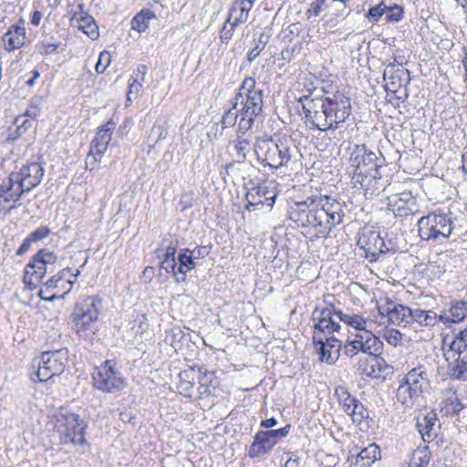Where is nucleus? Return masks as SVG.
<instances>
[{"label": "nucleus", "mask_w": 467, "mask_h": 467, "mask_svg": "<svg viewBox=\"0 0 467 467\" xmlns=\"http://www.w3.org/2000/svg\"><path fill=\"white\" fill-rule=\"evenodd\" d=\"M53 272L54 269H48L33 258L32 262L26 265L23 278L24 284L26 288L34 290L42 282L46 274Z\"/></svg>", "instance_id": "412c9836"}, {"label": "nucleus", "mask_w": 467, "mask_h": 467, "mask_svg": "<svg viewBox=\"0 0 467 467\" xmlns=\"http://www.w3.org/2000/svg\"><path fill=\"white\" fill-rule=\"evenodd\" d=\"M434 411H430L417 420V428L424 442L430 443L438 435L440 425Z\"/></svg>", "instance_id": "4be33fe9"}, {"label": "nucleus", "mask_w": 467, "mask_h": 467, "mask_svg": "<svg viewBox=\"0 0 467 467\" xmlns=\"http://www.w3.org/2000/svg\"><path fill=\"white\" fill-rule=\"evenodd\" d=\"M255 0H235L230 9L227 22L234 25L244 24L249 17V12L254 6Z\"/></svg>", "instance_id": "b1692460"}, {"label": "nucleus", "mask_w": 467, "mask_h": 467, "mask_svg": "<svg viewBox=\"0 0 467 467\" xmlns=\"http://www.w3.org/2000/svg\"><path fill=\"white\" fill-rule=\"evenodd\" d=\"M154 17L155 15L152 11L143 9L132 18L131 27L140 33L145 32L149 27L150 21Z\"/></svg>", "instance_id": "f704fd0d"}, {"label": "nucleus", "mask_w": 467, "mask_h": 467, "mask_svg": "<svg viewBox=\"0 0 467 467\" xmlns=\"http://www.w3.org/2000/svg\"><path fill=\"white\" fill-rule=\"evenodd\" d=\"M87 424L75 413H60L57 417L56 430L59 435L60 442L84 445L87 441L85 430Z\"/></svg>", "instance_id": "9d476101"}, {"label": "nucleus", "mask_w": 467, "mask_h": 467, "mask_svg": "<svg viewBox=\"0 0 467 467\" xmlns=\"http://www.w3.org/2000/svg\"><path fill=\"white\" fill-rule=\"evenodd\" d=\"M430 452L424 450H416L413 452L410 467H426L430 462Z\"/></svg>", "instance_id": "a18cd8bd"}, {"label": "nucleus", "mask_w": 467, "mask_h": 467, "mask_svg": "<svg viewBox=\"0 0 467 467\" xmlns=\"http://www.w3.org/2000/svg\"><path fill=\"white\" fill-rule=\"evenodd\" d=\"M380 458V450L375 444H369L359 451L355 457V464L361 463L362 466L368 467Z\"/></svg>", "instance_id": "473e14b6"}, {"label": "nucleus", "mask_w": 467, "mask_h": 467, "mask_svg": "<svg viewBox=\"0 0 467 467\" xmlns=\"http://www.w3.org/2000/svg\"><path fill=\"white\" fill-rule=\"evenodd\" d=\"M116 128V123L109 119L106 124L102 125L97 132L95 138L91 141L90 150L86 159L87 168L90 170L98 168L104 153L111 140L112 131Z\"/></svg>", "instance_id": "2eb2a0df"}, {"label": "nucleus", "mask_w": 467, "mask_h": 467, "mask_svg": "<svg viewBox=\"0 0 467 467\" xmlns=\"http://www.w3.org/2000/svg\"><path fill=\"white\" fill-rule=\"evenodd\" d=\"M196 374L193 368L185 369L179 374L180 382H195Z\"/></svg>", "instance_id": "bf43d9fd"}, {"label": "nucleus", "mask_w": 467, "mask_h": 467, "mask_svg": "<svg viewBox=\"0 0 467 467\" xmlns=\"http://www.w3.org/2000/svg\"><path fill=\"white\" fill-rule=\"evenodd\" d=\"M238 26V25H234L232 22H225L221 33H220V38L222 43L227 44L233 37L234 28Z\"/></svg>", "instance_id": "603ef678"}, {"label": "nucleus", "mask_w": 467, "mask_h": 467, "mask_svg": "<svg viewBox=\"0 0 467 467\" xmlns=\"http://www.w3.org/2000/svg\"><path fill=\"white\" fill-rule=\"evenodd\" d=\"M68 362V351L60 348L43 352L32 360V368L35 370L30 377L33 381L47 382L53 378L61 375Z\"/></svg>", "instance_id": "0eeeda50"}, {"label": "nucleus", "mask_w": 467, "mask_h": 467, "mask_svg": "<svg viewBox=\"0 0 467 467\" xmlns=\"http://www.w3.org/2000/svg\"><path fill=\"white\" fill-rule=\"evenodd\" d=\"M301 96L298 102L306 119L321 131L336 130L351 115V101L342 91L329 93L327 96L312 98Z\"/></svg>", "instance_id": "f03ea898"}, {"label": "nucleus", "mask_w": 467, "mask_h": 467, "mask_svg": "<svg viewBox=\"0 0 467 467\" xmlns=\"http://www.w3.org/2000/svg\"><path fill=\"white\" fill-rule=\"evenodd\" d=\"M177 246L178 242L176 240L163 239L161 246L159 249V252L161 253V256L175 257Z\"/></svg>", "instance_id": "49530a36"}, {"label": "nucleus", "mask_w": 467, "mask_h": 467, "mask_svg": "<svg viewBox=\"0 0 467 467\" xmlns=\"http://www.w3.org/2000/svg\"><path fill=\"white\" fill-rule=\"evenodd\" d=\"M51 233V230L47 226H40L33 231L27 237L33 242H39L47 237Z\"/></svg>", "instance_id": "5fc2aeb1"}, {"label": "nucleus", "mask_w": 467, "mask_h": 467, "mask_svg": "<svg viewBox=\"0 0 467 467\" xmlns=\"http://www.w3.org/2000/svg\"><path fill=\"white\" fill-rule=\"evenodd\" d=\"M291 425L277 430L259 431L254 437V441L249 447L248 455L251 458L263 457L269 453L274 446L282 439L287 437Z\"/></svg>", "instance_id": "ddd939ff"}, {"label": "nucleus", "mask_w": 467, "mask_h": 467, "mask_svg": "<svg viewBox=\"0 0 467 467\" xmlns=\"http://www.w3.org/2000/svg\"><path fill=\"white\" fill-rule=\"evenodd\" d=\"M5 49L9 52L20 48L26 40V29L19 26H12L4 35Z\"/></svg>", "instance_id": "bb28decb"}, {"label": "nucleus", "mask_w": 467, "mask_h": 467, "mask_svg": "<svg viewBox=\"0 0 467 467\" xmlns=\"http://www.w3.org/2000/svg\"><path fill=\"white\" fill-rule=\"evenodd\" d=\"M60 47L58 41H51L45 38L36 45V50L42 56H48L54 54Z\"/></svg>", "instance_id": "37998d69"}, {"label": "nucleus", "mask_w": 467, "mask_h": 467, "mask_svg": "<svg viewBox=\"0 0 467 467\" xmlns=\"http://www.w3.org/2000/svg\"><path fill=\"white\" fill-rule=\"evenodd\" d=\"M243 135L241 133L237 134V140L233 142L234 155L238 161H244L250 150V141L247 139L242 138Z\"/></svg>", "instance_id": "e433bc0d"}, {"label": "nucleus", "mask_w": 467, "mask_h": 467, "mask_svg": "<svg viewBox=\"0 0 467 467\" xmlns=\"http://www.w3.org/2000/svg\"><path fill=\"white\" fill-rule=\"evenodd\" d=\"M233 105L241 114L238 134H245L252 128L255 118L262 113L264 106L263 90L256 88L254 78L247 77L243 80Z\"/></svg>", "instance_id": "39448f33"}, {"label": "nucleus", "mask_w": 467, "mask_h": 467, "mask_svg": "<svg viewBox=\"0 0 467 467\" xmlns=\"http://www.w3.org/2000/svg\"><path fill=\"white\" fill-rule=\"evenodd\" d=\"M386 340L392 346H397L401 340V334L398 330H390L386 335Z\"/></svg>", "instance_id": "680f3d73"}, {"label": "nucleus", "mask_w": 467, "mask_h": 467, "mask_svg": "<svg viewBox=\"0 0 467 467\" xmlns=\"http://www.w3.org/2000/svg\"><path fill=\"white\" fill-rule=\"evenodd\" d=\"M467 316V301H459L452 305L450 309L441 315L439 319L445 325L461 322Z\"/></svg>", "instance_id": "c756f323"}, {"label": "nucleus", "mask_w": 467, "mask_h": 467, "mask_svg": "<svg viewBox=\"0 0 467 467\" xmlns=\"http://www.w3.org/2000/svg\"><path fill=\"white\" fill-rule=\"evenodd\" d=\"M387 208L395 218L405 220L413 217L420 212V206L411 192L395 193L387 198Z\"/></svg>", "instance_id": "dca6fc26"}, {"label": "nucleus", "mask_w": 467, "mask_h": 467, "mask_svg": "<svg viewBox=\"0 0 467 467\" xmlns=\"http://www.w3.org/2000/svg\"><path fill=\"white\" fill-rule=\"evenodd\" d=\"M421 393L407 381H403L397 389L396 398L405 407H412L421 397Z\"/></svg>", "instance_id": "7c9ffc66"}, {"label": "nucleus", "mask_w": 467, "mask_h": 467, "mask_svg": "<svg viewBox=\"0 0 467 467\" xmlns=\"http://www.w3.org/2000/svg\"><path fill=\"white\" fill-rule=\"evenodd\" d=\"M165 334V341L171 347L175 348V338L177 336L182 334V331L180 329H171L166 331Z\"/></svg>", "instance_id": "69168bd1"}, {"label": "nucleus", "mask_w": 467, "mask_h": 467, "mask_svg": "<svg viewBox=\"0 0 467 467\" xmlns=\"http://www.w3.org/2000/svg\"><path fill=\"white\" fill-rule=\"evenodd\" d=\"M265 194V190L258 187L254 188L251 191H249L246 194V209L250 210L251 207L257 206V205H264V201L261 199V195Z\"/></svg>", "instance_id": "79ce46f5"}, {"label": "nucleus", "mask_w": 467, "mask_h": 467, "mask_svg": "<svg viewBox=\"0 0 467 467\" xmlns=\"http://www.w3.org/2000/svg\"><path fill=\"white\" fill-rule=\"evenodd\" d=\"M254 152L259 161L272 169L288 167L296 160L298 149L287 137L275 139L259 138L254 144Z\"/></svg>", "instance_id": "423d86ee"}, {"label": "nucleus", "mask_w": 467, "mask_h": 467, "mask_svg": "<svg viewBox=\"0 0 467 467\" xmlns=\"http://www.w3.org/2000/svg\"><path fill=\"white\" fill-rule=\"evenodd\" d=\"M389 366L386 364L383 358H379L378 356L374 357L372 363L359 364L358 370L361 374H365L374 379L381 378V372L389 369Z\"/></svg>", "instance_id": "2f4dec72"}, {"label": "nucleus", "mask_w": 467, "mask_h": 467, "mask_svg": "<svg viewBox=\"0 0 467 467\" xmlns=\"http://www.w3.org/2000/svg\"><path fill=\"white\" fill-rule=\"evenodd\" d=\"M163 259L161 264V267L164 269L167 273L171 272L176 278V274L181 275L179 273V265L176 261V257L171 256H162Z\"/></svg>", "instance_id": "8fccbe9b"}, {"label": "nucleus", "mask_w": 467, "mask_h": 467, "mask_svg": "<svg viewBox=\"0 0 467 467\" xmlns=\"http://www.w3.org/2000/svg\"><path fill=\"white\" fill-rule=\"evenodd\" d=\"M32 243L33 242L28 237H26L17 249L16 255L21 256L25 254L29 250Z\"/></svg>", "instance_id": "338daca9"}, {"label": "nucleus", "mask_w": 467, "mask_h": 467, "mask_svg": "<svg viewBox=\"0 0 467 467\" xmlns=\"http://www.w3.org/2000/svg\"><path fill=\"white\" fill-rule=\"evenodd\" d=\"M15 124L16 125V129L15 130L16 135L11 134L13 136L11 139L16 140L22 136L26 130H28L32 126V120L25 119L24 117H18L15 120Z\"/></svg>", "instance_id": "de8ad7c7"}, {"label": "nucleus", "mask_w": 467, "mask_h": 467, "mask_svg": "<svg viewBox=\"0 0 467 467\" xmlns=\"http://www.w3.org/2000/svg\"><path fill=\"white\" fill-rule=\"evenodd\" d=\"M241 120V114L237 112V109H234V106L224 112L221 119V130H223L225 129L233 128L235 125L238 126V122ZM236 133L238 134V128L236 129Z\"/></svg>", "instance_id": "58836bf2"}, {"label": "nucleus", "mask_w": 467, "mask_h": 467, "mask_svg": "<svg viewBox=\"0 0 467 467\" xmlns=\"http://www.w3.org/2000/svg\"><path fill=\"white\" fill-rule=\"evenodd\" d=\"M449 375L453 379L467 380V360L458 357L455 363H450Z\"/></svg>", "instance_id": "c9c22d12"}, {"label": "nucleus", "mask_w": 467, "mask_h": 467, "mask_svg": "<svg viewBox=\"0 0 467 467\" xmlns=\"http://www.w3.org/2000/svg\"><path fill=\"white\" fill-rule=\"evenodd\" d=\"M69 273L70 268L67 267L50 277L45 283V288L39 290V297L45 301H54L57 298H64L65 296L71 291L74 284V280L68 277Z\"/></svg>", "instance_id": "4468645a"}, {"label": "nucleus", "mask_w": 467, "mask_h": 467, "mask_svg": "<svg viewBox=\"0 0 467 467\" xmlns=\"http://www.w3.org/2000/svg\"><path fill=\"white\" fill-rule=\"evenodd\" d=\"M380 168L368 170V172H353L352 183L355 188L363 190L367 198L379 194L380 190L385 188V181L379 171Z\"/></svg>", "instance_id": "f3484780"}, {"label": "nucleus", "mask_w": 467, "mask_h": 467, "mask_svg": "<svg viewBox=\"0 0 467 467\" xmlns=\"http://www.w3.org/2000/svg\"><path fill=\"white\" fill-rule=\"evenodd\" d=\"M33 258L43 264L48 269H54V265L57 260V255L47 249L39 250Z\"/></svg>", "instance_id": "ea45409f"}, {"label": "nucleus", "mask_w": 467, "mask_h": 467, "mask_svg": "<svg viewBox=\"0 0 467 467\" xmlns=\"http://www.w3.org/2000/svg\"><path fill=\"white\" fill-rule=\"evenodd\" d=\"M112 360H106L94 368L92 374L94 387L106 393L122 390L126 387L125 379L116 368Z\"/></svg>", "instance_id": "9b49d317"}, {"label": "nucleus", "mask_w": 467, "mask_h": 467, "mask_svg": "<svg viewBox=\"0 0 467 467\" xmlns=\"http://www.w3.org/2000/svg\"><path fill=\"white\" fill-rule=\"evenodd\" d=\"M290 457L285 463V467H298L299 464V457L294 454L293 452H288Z\"/></svg>", "instance_id": "774afa93"}, {"label": "nucleus", "mask_w": 467, "mask_h": 467, "mask_svg": "<svg viewBox=\"0 0 467 467\" xmlns=\"http://www.w3.org/2000/svg\"><path fill=\"white\" fill-rule=\"evenodd\" d=\"M448 347L458 354L461 358V354L467 348V343L465 339L461 338L458 335L448 344Z\"/></svg>", "instance_id": "864d4df0"}, {"label": "nucleus", "mask_w": 467, "mask_h": 467, "mask_svg": "<svg viewBox=\"0 0 467 467\" xmlns=\"http://www.w3.org/2000/svg\"><path fill=\"white\" fill-rule=\"evenodd\" d=\"M190 253L192 255L193 259L196 260L206 257L210 253V249L207 246H200L194 248L192 251L190 250Z\"/></svg>", "instance_id": "e2e57ef3"}, {"label": "nucleus", "mask_w": 467, "mask_h": 467, "mask_svg": "<svg viewBox=\"0 0 467 467\" xmlns=\"http://www.w3.org/2000/svg\"><path fill=\"white\" fill-rule=\"evenodd\" d=\"M331 312L332 317H334L336 320L337 318L339 321H342L348 326L352 327L357 330V333H361L362 331H371L373 323L369 320L363 318L359 315L344 314L341 310L336 309L335 306L334 311Z\"/></svg>", "instance_id": "393cba45"}, {"label": "nucleus", "mask_w": 467, "mask_h": 467, "mask_svg": "<svg viewBox=\"0 0 467 467\" xmlns=\"http://www.w3.org/2000/svg\"><path fill=\"white\" fill-rule=\"evenodd\" d=\"M358 245L365 253L370 262H375L379 256L389 249L378 231L364 229L359 234Z\"/></svg>", "instance_id": "a211bd4d"}, {"label": "nucleus", "mask_w": 467, "mask_h": 467, "mask_svg": "<svg viewBox=\"0 0 467 467\" xmlns=\"http://www.w3.org/2000/svg\"><path fill=\"white\" fill-rule=\"evenodd\" d=\"M331 311H334L333 303L324 301L312 312L313 343L319 346V359L329 365L338 359L342 348L341 341L332 335L340 328V324L331 317Z\"/></svg>", "instance_id": "7ed1b4c3"}, {"label": "nucleus", "mask_w": 467, "mask_h": 467, "mask_svg": "<svg viewBox=\"0 0 467 467\" xmlns=\"http://www.w3.org/2000/svg\"><path fill=\"white\" fill-rule=\"evenodd\" d=\"M385 20L389 23L399 22L403 18L404 10L400 5H386Z\"/></svg>", "instance_id": "c03bdc74"}, {"label": "nucleus", "mask_w": 467, "mask_h": 467, "mask_svg": "<svg viewBox=\"0 0 467 467\" xmlns=\"http://www.w3.org/2000/svg\"><path fill=\"white\" fill-rule=\"evenodd\" d=\"M147 69L148 68L145 65H139L134 71L133 80L144 83L146 79Z\"/></svg>", "instance_id": "052dcab7"}, {"label": "nucleus", "mask_w": 467, "mask_h": 467, "mask_svg": "<svg viewBox=\"0 0 467 467\" xmlns=\"http://www.w3.org/2000/svg\"><path fill=\"white\" fill-rule=\"evenodd\" d=\"M344 216L340 202L320 192L308 195L290 207V219L302 227H311L325 235L342 223Z\"/></svg>", "instance_id": "f257e3e1"}, {"label": "nucleus", "mask_w": 467, "mask_h": 467, "mask_svg": "<svg viewBox=\"0 0 467 467\" xmlns=\"http://www.w3.org/2000/svg\"><path fill=\"white\" fill-rule=\"evenodd\" d=\"M100 306L101 300L94 296H88L76 304L72 317L74 329L79 337L88 331L94 332Z\"/></svg>", "instance_id": "6e6552de"}, {"label": "nucleus", "mask_w": 467, "mask_h": 467, "mask_svg": "<svg viewBox=\"0 0 467 467\" xmlns=\"http://www.w3.org/2000/svg\"><path fill=\"white\" fill-rule=\"evenodd\" d=\"M386 11V5L381 1L379 5L368 9L367 17L372 23H377L382 17Z\"/></svg>", "instance_id": "09e8293b"}, {"label": "nucleus", "mask_w": 467, "mask_h": 467, "mask_svg": "<svg viewBox=\"0 0 467 467\" xmlns=\"http://www.w3.org/2000/svg\"><path fill=\"white\" fill-rule=\"evenodd\" d=\"M379 158L377 153L367 148L365 144L355 145L350 154L349 162L350 167L353 168V172H368V170L381 168L378 163Z\"/></svg>", "instance_id": "6ab92c4d"}, {"label": "nucleus", "mask_w": 467, "mask_h": 467, "mask_svg": "<svg viewBox=\"0 0 467 467\" xmlns=\"http://www.w3.org/2000/svg\"><path fill=\"white\" fill-rule=\"evenodd\" d=\"M382 348L383 342L372 331H362L356 333L353 337H348L343 347V353L348 358H353L359 352L377 357L381 353Z\"/></svg>", "instance_id": "f8f14e48"}, {"label": "nucleus", "mask_w": 467, "mask_h": 467, "mask_svg": "<svg viewBox=\"0 0 467 467\" xmlns=\"http://www.w3.org/2000/svg\"><path fill=\"white\" fill-rule=\"evenodd\" d=\"M156 139L154 140V143H158L161 140H163L167 136V132L164 130V128L161 125H154L151 129V132L150 135V138L155 137Z\"/></svg>", "instance_id": "13d9d810"}, {"label": "nucleus", "mask_w": 467, "mask_h": 467, "mask_svg": "<svg viewBox=\"0 0 467 467\" xmlns=\"http://www.w3.org/2000/svg\"><path fill=\"white\" fill-rule=\"evenodd\" d=\"M405 77H407V82H409L410 71L408 69H395L393 64H389L383 75V78L386 81V91L397 92V89L403 85Z\"/></svg>", "instance_id": "5701e85b"}, {"label": "nucleus", "mask_w": 467, "mask_h": 467, "mask_svg": "<svg viewBox=\"0 0 467 467\" xmlns=\"http://www.w3.org/2000/svg\"><path fill=\"white\" fill-rule=\"evenodd\" d=\"M142 84L139 81L132 80L131 83L129 85V92H128V101H130L132 99V96L136 99L140 96L141 89H142Z\"/></svg>", "instance_id": "6e6d98bb"}, {"label": "nucleus", "mask_w": 467, "mask_h": 467, "mask_svg": "<svg viewBox=\"0 0 467 467\" xmlns=\"http://www.w3.org/2000/svg\"><path fill=\"white\" fill-rule=\"evenodd\" d=\"M111 61V56L108 51H102L98 58V61L95 66V69L99 74L103 73L107 67L109 66Z\"/></svg>", "instance_id": "3c124183"}, {"label": "nucleus", "mask_w": 467, "mask_h": 467, "mask_svg": "<svg viewBox=\"0 0 467 467\" xmlns=\"http://www.w3.org/2000/svg\"><path fill=\"white\" fill-rule=\"evenodd\" d=\"M404 380L407 381L409 385L418 389L421 394L430 386V375L427 368L423 366H419L410 370L406 374Z\"/></svg>", "instance_id": "a878e982"}, {"label": "nucleus", "mask_w": 467, "mask_h": 467, "mask_svg": "<svg viewBox=\"0 0 467 467\" xmlns=\"http://www.w3.org/2000/svg\"><path fill=\"white\" fill-rule=\"evenodd\" d=\"M72 26L78 29L83 31L91 39H97L99 37V28L92 16L88 15L77 16L74 15L71 17Z\"/></svg>", "instance_id": "c85d7f7f"}, {"label": "nucleus", "mask_w": 467, "mask_h": 467, "mask_svg": "<svg viewBox=\"0 0 467 467\" xmlns=\"http://www.w3.org/2000/svg\"><path fill=\"white\" fill-rule=\"evenodd\" d=\"M446 341H443V357L446 359V361L450 363H455V360L458 358V354L454 351H452L449 347L448 348H445Z\"/></svg>", "instance_id": "0e129e2a"}, {"label": "nucleus", "mask_w": 467, "mask_h": 467, "mask_svg": "<svg viewBox=\"0 0 467 467\" xmlns=\"http://www.w3.org/2000/svg\"><path fill=\"white\" fill-rule=\"evenodd\" d=\"M418 232L421 240L431 241L450 237L452 219L449 214L431 213L418 221Z\"/></svg>", "instance_id": "1a4fd4ad"}, {"label": "nucleus", "mask_w": 467, "mask_h": 467, "mask_svg": "<svg viewBox=\"0 0 467 467\" xmlns=\"http://www.w3.org/2000/svg\"><path fill=\"white\" fill-rule=\"evenodd\" d=\"M335 395L337 398L339 404L343 407L345 412L349 410V408L357 399L349 393L348 389L344 386H337L335 389Z\"/></svg>", "instance_id": "4c0bfd02"}, {"label": "nucleus", "mask_w": 467, "mask_h": 467, "mask_svg": "<svg viewBox=\"0 0 467 467\" xmlns=\"http://www.w3.org/2000/svg\"><path fill=\"white\" fill-rule=\"evenodd\" d=\"M44 168L39 162H27L12 171L0 185V202H18L23 194L39 185L44 176Z\"/></svg>", "instance_id": "20e7f679"}, {"label": "nucleus", "mask_w": 467, "mask_h": 467, "mask_svg": "<svg viewBox=\"0 0 467 467\" xmlns=\"http://www.w3.org/2000/svg\"><path fill=\"white\" fill-rule=\"evenodd\" d=\"M179 273L181 275L176 274V282H183L186 279V274L188 271L195 268L196 264L189 249H185L179 254Z\"/></svg>", "instance_id": "72a5a7b5"}, {"label": "nucleus", "mask_w": 467, "mask_h": 467, "mask_svg": "<svg viewBox=\"0 0 467 467\" xmlns=\"http://www.w3.org/2000/svg\"><path fill=\"white\" fill-rule=\"evenodd\" d=\"M195 382H179L178 389L185 397L192 398L194 392Z\"/></svg>", "instance_id": "4d7b16f0"}, {"label": "nucleus", "mask_w": 467, "mask_h": 467, "mask_svg": "<svg viewBox=\"0 0 467 467\" xmlns=\"http://www.w3.org/2000/svg\"><path fill=\"white\" fill-rule=\"evenodd\" d=\"M378 310L381 317H386L388 321L397 326L409 324L410 307L397 304L388 297L378 301Z\"/></svg>", "instance_id": "aec40b11"}, {"label": "nucleus", "mask_w": 467, "mask_h": 467, "mask_svg": "<svg viewBox=\"0 0 467 467\" xmlns=\"http://www.w3.org/2000/svg\"><path fill=\"white\" fill-rule=\"evenodd\" d=\"M351 416L353 422L360 423L365 418L368 417V411L359 400H356L346 412Z\"/></svg>", "instance_id": "a19ab883"}, {"label": "nucleus", "mask_w": 467, "mask_h": 467, "mask_svg": "<svg viewBox=\"0 0 467 467\" xmlns=\"http://www.w3.org/2000/svg\"><path fill=\"white\" fill-rule=\"evenodd\" d=\"M438 321H440L439 315L433 310L410 307L409 324L416 323L421 327H433Z\"/></svg>", "instance_id": "cd10ccee"}]
</instances>
